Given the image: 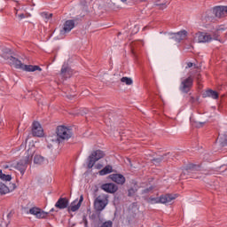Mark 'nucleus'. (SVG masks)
<instances>
[{
	"mask_svg": "<svg viewBox=\"0 0 227 227\" xmlns=\"http://www.w3.org/2000/svg\"><path fill=\"white\" fill-rule=\"evenodd\" d=\"M138 45H143V42L141 41H136L132 43V52L134 53V51H136V49H137Z\"/></svg>",
	"mask_w": 227,
	"mask_h": 227,
	"instance_id": "obj_29",
	"label": "nucleus"
},
{
	"mask_svg": "<svg viewBox=\"0 0 227 227\" xmlns=\"http://www.w3.org/2000/svg\"><path fill=\"white\" fill-rule=\"evenodd\" d=\"M121 82H125V84H127V86H130V84H132V79H130L129 77H122L121 79Z\"/></svg>",
	"mask_w": 227,
	"mask_h": 227,
	"instance_id": "obj_28",
	"label": "nucleus"
},
{
	"mask_svg": "<svg viewBox=\"0 0 227 227\" xmlns=\"http://www.w3.org/2000/svg\"><path fill=\"white\" fill-rule=\"evenodd\" d=\"M109 173H113V166L106 165L103 169L99 171V175L104 176L105 175H109Z\"/></svg>",
	"mask_w": 227,
	"mask_h": 227,
	"instance_id": "obj_22",
	"label": "nucleus"
},
{
	"mask_svg": "<svg viewBox=\"0 0 227 227\" xmlns=\"http://www.w3.org/2000/svg\"><path fill=\"white\" fill-rule=\"evenodd\" d=\"M153 187H149V188H146V189H144L142 193L143 194H148V192H150V191H153Z\"/></svg>",
	"mask_w": 227,
	"mask_h": 227,
	"instance_id": "obj_34",
	"label": "nucleus"
},
{
	"mask_svg": "<svg viewBox=\"0 0 227 227\" xmlns=\"http://www.w3.org/2000/svg\"><path fill=\"white\" fill-rule=\"evenodd\" d=\"M8 189L11 191H15V189H17V185L15 184H10V186L8 187Z\"/></svg>",
	"mask_w": 227,
	"mask_h": 227,
	"instance_id": "obj_33",
	"label": "nucleus"
},
{
	"mask_svg": "<svg viewBox=\"0 0 227 227\" xmlns=\"http://www.w3.org/2000/svg\"><path fill=\"white\" fill-rule=\"evenodd\" d=\"M121 3H127L128 0H121Z\"/></svg>",
	"mask_w": 227,
	"mask_h": 227,
	"instance_id": "obj_38",
	"label": "nucleus"
},
{
	"mask_svg": "<svg viewBox=\"0 0 227 227\" xmlns=\"http://www.w3.org/2000/svg\"><path fill=\"white\" fill-rule=\"evenodd\" d=\"M10 61V65H12L14 68H18L20 70H25V72H42V69L39 66H33V65H24L19 59L10 56L8 57Z\"/></svg>",
	"mask_w": 227,
	"mask_h": 227,
	"instance_id": "obj_2",
	"label": "nucleus"
},
{
	"mask_svg": "<svg viewBox=\"0 0 227 227\" xmlns=\"http://www.w3.org/2000/svg\"><path fill=\"white\" fill-rule=\"evenodd\" d=\"M20 19H24V14L20 15Z\"/></svg>",
	"mask_w": 227,
	"mask_h": 227,
	"instance_id": "obj_37",
	"label": "nucleus"
},
{
	"mask_svg": "<svg viewBox=\"0 0 227 227\" xmlns=\"http://www.w3.org/2000/svg\"><path fill=\"white\" fill-rule=\"evenodd\" d=\"M0 178L4 182H10L12 180V175H5V174H3V172H2L0 175Z\"/></svg>",
	"mask_w": 227,
	"mask_h": 227,
	"instance_id": "obj_26",
	"label": "nucleus"
},
{
	"mask_svg": "<svg viewBox=\"0 0 227 227\" xmlns=\"http://www.w3.org/2000/svg\"><path fill=\"white\" fill-rule=\"evenodd\" d=\"M3 173V170L0 169V175Z\"/></svg>",
	"mask_w": 227,
	"mask_h": 227,
	"instance_id": "obj_40",
	"label": "nucleus"
},
{
	"mask_svg": "<svg viewBox=\"0 0 227 227\" xmlns=\"http://www.w3.org/2000/svg\"><path fill=\"white\" fill-rule=\"evenodd\" d=\"M198 99H195L194 97H190L189 102H191V104H194V102H196Z\"/></svg>",
	"mask_w": 227,
	"mask_h": 227,
	"instance_id": "obj_36",
	"label": "nucleus"
},
{
	"mask_svg": "<svg viewBox=\"0 0 227 227\" xmlns=\"http://www.w3.org/2000/svg\"><path fill=\"white\" fill-rule=\"evenodd\" d=\"M213 13L217 19H223L227 16V6H217L213 9Z\"/></svg>",
	"mask_w": 227,
	"mask_h": 227,
	"instance_id": "obj_11",
	"label": "nucleus"
},
{
	"mask_svg": "<svg viewBox=\"0 0 227 227\" xmlns=\"http://www.w3.org/2000/svg\"><path fill=\"white\" fill-rule=\"evenodd\" d=\"M68 199L60 197L55 204V208H59V210H65V208H68Z\"/></svg>",
	"mask_w": 227,
	"mask_h": 227,
	"instance_id": "obj_16",
	"label": "nucleus"
},
{
	"mask_svg": "<svg viewBox=\"0 0 227 227\" xmlns=\"http://www.w3.org/2000/svg\"><path fill=\"white\" fill-rule=\"evenodd\" d=\"M148 203H160V197L159 198H155V197H150L148 200H147Z\"/></svg>",
	"mask_w": 227,
	"mask_h": 227,
	"instance_id": "obj_27",
	"label": "nucleus"
},
{
	"mask_svg": "<svg viewBox=\"0 0 227 227\" xmlns=\"http://www.w3.org/2000/svg\"><path fill=\"white\" fill-rule=\"evenodd\" d=\"M109 178L118 185H123L126 182L125 176L121 174H111Z\"/></svg>",
	"mask_w": 227,
	"mask_h": 227,
	"instance_id": "obj_13",
	"label": "nucleus"
},
{
	"mask_svg": "<svg viewBox=\"0 0 227 227\" xmlns=\"http://www.w3.org/2000/svg\"><path fill=\"white\" fill-rule=\"evenodd\" d=\"M101 189L105 191V192L114 194V192H118V185L114 184V183H106L101 185Z\"/></svg>",
	"mask_w": 227,
	"mask_h": 227,
	"instance_id": "obj_12",
	"label": "nucleus"
},
{
	"mask_svg": "<svg viewBox=\"0 0 227 227\" xmlns=\"http://www.w3.org/2000/svg\"><path fill=\"white\" fill-rule=\"evenodd\" d=\"M74 27H75V21L74 20H68L64 23V27L60 33L61 35H65V33H70Z\"/></svg>",
	"mask_w": 227,
	"mask_h": 227,
	"instance_id": "obj_15",
	"label": "nucleus"
},
{
	"mask_svg": "<svg viewBox=\"0 0 227 227\" xmlns=\"http://www.w3.org/2000/svg\"><path fill=\"white\" fill-rule=\"evenodd\" d=\"M192 73H193V81L194 79H196L197 82L200 83V82L201 81V74H200V71H198V69H194L189 72V74H192Z\"/></svg>",
	"mask_w": 227,
	"mask_h": 227,
	"instance_id": "obj_24",
	"label": "nucleus"
},
{
	"mask_svg": "<svg viewBox=\"0 0 227 227\" xmlns=\"http://www.w3.org/2000/svg\"><path fill=\"white\" fill-rule=\"evenodd\" d=\"M8 192H10V188H8V186L0 182V194H8Z\"/></svg>",
	"mask_w": 227,
	"mask_h": 227,
	"instance_id": "obj_25",
	"label": "nucleus"
},
{
	"mask_svg": "<svg viewBox=\"0 0 227 227\" xmlns=\"http://www.w3.org/2000/svg\"><path fill=\"white\" fill-rule=\"evenodd\" d=\"M60 75L65 79H68V77H70V67L67 65H63L60 70Z\"/></svg>",
	"mask_w": 227,
	"mask_h": 227,
	"instance_id": "obj_21",
	"label": "nucleus"
},
{
	"mask_svg": "<svg viewBox=\"0 0 227 227\" xmlns=\"http://www.w3.org/2000/svg\"><path fill=\"white\" fill-rule=\"evenodd\" d=\"M99 227H113V221L108 220L104 222Z\"/></svg>",
	"mask_w": 227,
	"mask_h": 227,
	"instance_id": "obj_31",
	"label": "nucleus"
},
{
	"mask_svg": "<svg viewBox=\"0 0 227 227\" xmlns=\"http://www.w3.org/2000/svg\"><path fill=\"white\" fill-rule=\"evenodd\" d=\"M194 84V73H188V77L182 79L179 90L182 93H189Z\"/></svg>",
	"mask_w": 227,
	"mask_h": 227,
	"instance_id": "obj_3",
	"label": "nucleus"
},
{
	"mask_svg": "<svg viewBox=\"0 0 227 227\" xmlns=\"http://www.w3.org/2000/svg\"><path fill=\"white\" fill-rule=\"evenodd\" d=\"M137 192V188H129L128 190V196L129 198H132V196H134V194H136Z\"/></svg>",
	"mask_w": 227,
	"mask_h": 227,
	"instance_id": "obj_30",
	"label": "nucleus"
},
{
	"mask_svg": "<svg viewBox=\"0 0 227 227\" xmlns=\"http://www.w3.org/2000/svg\"><path fill=\"white\" fill-rule=\"evenodd\" d=\"M104 157H106V153H104V152L101 150H96L92 152L91 154L88 157V168L91 169V168L95 166V163L100 160V159H104Z\"/></svg>",
	"mask_w": 227,
	"mask_h": 227,
	"instance_id": "obj_5",
	"label": "nucleus"
},
{
	"mask_svg": "<svg viewBox=\"0 0 227 227\" xmlns=\"http://www.w3.org/2000/svg\"><path fill=\"white\" fill-rule=\"evenodd\" d=\"M32 135L34 137H42L43 136V128L38 121H34L32 124Z\"/></svg>",
	"mask_w": 227,
	"mask_h": 227,
	"instance_id": "obj_9",
	"label": "nucleus"
},
{
	"mask_svg": "<svg viewBox=\"0 0 227 227\" xmlns=\"http://www.w3.org/2000/svg\"><path fill=\"white\" fill-rule=\"evenodd\" d=\"M185 38H187V31L185 30L173 34L172 36V40H175V42H176L177 43H180V42L185 40Z\"/></svg>",
	"mask_w": 227,
	"mask_h": 227,
	"instance_id": "obj_18",
	"label": "nucleus"
},
{
	"mask_svg": "<svg viewBox=\"0 0 227 227\" xmlns=\"http://www.w3.org/2000/svg\"><path fill=\"white\" fill-rule=\"evenodd\" d=\"M82 201H84V197L81 195L79 201L75 200L71 203L70 207H68V211L77 212V210L81 208V205H82Z\"/></svg>",
	"mask_w": 227,
	"mask_h": 227,
	"instance_id": "obj_14",
	"label": "nucleus"
},
{
	"mask_svg": "<svg viewBox=\"0 0 227 227\" xmlns=\"http://www.w3.org/2000/svg\"><path fill=\"white\" fill-rule=\"evenodd\" d=\"M173 200H176V194L166 193L160 197V203L166 205V203H171Z\"/></svg>",
	"mask_w": 227,
	"mask_h": 227,
	"instance_id": "obj_17",
	"label": "nucleus"
},
{
	"mask_svg": "<svg viewBox=\"0 0 227 227\" xmlns=\"http://www.w3.org/2000/svg\"><path fill=\"white\" fill-rule=\"evenodd\" d=\"M43 16L49 20V19H52V13L47 14L45 12L43 13Z\"/></svg>",
	"mask_w": 227,
	"mask_h": 227,
	"instance_id": "obj_35",
	"label": "nucleus"
},
{
	"mask_svg": "<svg viewBox=\"0 0 227 227\" xmlns=\"http://www.w3.org/2000/svg\"><path fill=\"white\" fill-rule=\"evenodd\" d=\"M200 165L190 163L188 164L183 172L181 173V178H188L191 176V173H196V171H200Z\"/></svg>",
	"mask_w": 227,
	"mask_h": 227,
	"instance_id": "obj_8",
	"label": "nucleus"
},
{
	"mask_svg": "<svg viewBox=\"0 0 227 227\" xmlns=\"http://www.w3.org/2000/svg\"><path fill=\"white\" fill-rule=\"evenodd\" d=\"M57 139L58 141H65V139H70L72 137V131L70 129L65 126L57 127Z\"/></svg>",
	"mask_w": 227,
	"mask_h": 227,
	"instance_id": "obj_6",
	"label": "nucleus"
},
{
	"mask_svg": "<svg viewBox=\"0 0 227 227\" xmlns=\"http://www.w3.org/2000/svg\"><path fill=\"white\" fill-rule=\"evenodd\" d=\"M45 161V158H43V156L36 154L34 157V162L35 164H38V166H42V164H43V162Z\"/></svg>",
	"mask_w": 227,
	"mask_h": 227,
	"instance_id": "obj_23",
	"label": "nucleus"
},
{
	"mask_svg": "<svg viewBox=\"0 0 227 227\" xmlns=\"http://www.w3.org/2000/svg\"><path fill=\"white\" fill-rule=\"evenodd\" d=\"M192 67H194L195 69L198 68V66H196V64H193L192 62H188L186 68H192Z\"/></svg>",
	"mask_w": 227,
	"mask_h": 227,
	"instance_id": "obj_32",
	"label": "nucleus"
},
{
	"mask_svg": "<svg viewBox=\"0 0 227 227\" xmlns=\"http://www.w3.org/2000/svg\"><path fill=\"white\" fill-rule=\"evenodd\" d=\"M109 204V195L101 193L94 200V208L96 212H102Z\"/></svg>",
	"mask_w": 227,
	"mask_h": 227,
	"instance_id": "obj_4",
	"label": "nucleus"
},
{
	"mask_svg": "<svg viewBox=\"0 0 227 227\" xmlns=\"http://www.w3.org/2000/svg\"><path fill=\"white\" fill-rule=\"evenodd\" d=\"M31 160H33V155L27 153L26 157L17 163L16 169H18L21 175H24L26 169H27V164H30Z\"/></svg>",
	"mask_w": 227,
	"mask_h": 227,
	"instance_id": "obj_7",
	"label": "nucleus"
},
{
	"mask_svg": "<svg viewBox=\"0 0 227 227\" xmlns=\"http://www.w3.org/2000/svg\"><path fill=\"white\" fill-rule=\"evenodd\" d=\"M31 215H35L37 219H45L49 213L43 211L41 208L34 207L29 209Z\"/></svg>",
	"mask_w": 227,
	"mask_h": 227,
	"instance_id": "obj_10",
	"label": "nucleus"
},
{
	"mask_svg": "<svg viewBox=\"0 0 227 227\" xmlns=\"http://www.w3.org/2000/svg\"><path fill=\"white\" fill-rule=\"evenodd\" d=\"M227 28L224 26H220L213 34V37L211 35L207 33H198L196 34V37L198 38V42L200 43H206L208 42H212V40H219V36H226Z\"/></svg>",
	"mask_w": 227,
	"mask_h": 227,
	"instance_id": "obj_1",
	"label": "nucleus"
},
{
	"mask_svg": "<svg viewBox=\"0 0 227 227\" xmlns=\"http://www.w3.org/2000/svg\"><path fill=\"white\" fill-rule=\"evenodd\" d=\"M169 157H171V153H165L160 157H157V158H153L152 160V162L153 164H159L160 162H168L169 160Z\"/></svg>",
	"mask_w": 227,
	"mask_h": 227,
	"instance_id": "obj_19",
	"label": "nucleus"
},
{
	"mask_svg": "<svg viewBox=\"0 0 227 227\" xmlns=\"http://www.w3.org/2000/svg\"><path fill=\"white\" fill-rule=\"evenodd\" d=\"M50 212H54V208H51V209L50 210Z\"/></svg>",
	"mask_w": 227,
	"mask_h": 227,
	"instance_id": "obj_39",
	"label": "nucleus"
},
{
	"mask_svg": "<svg viewBox=\"0 0 227 227\" xmlns=\"http://www.w3.org/2000/svg\"><path fill=\"white\" fill-rule=\"evenodd\" d=\"M202 97L203 98H207V97H210L211 98L217 100V98H219V93L215 90L209 89L202 94Z\"/></svg>",
	"mask_w": 227,
	"mask_h": 227,
	"instance_id": "obj_20",
	"label": "nucleus"
}]
</instances>
